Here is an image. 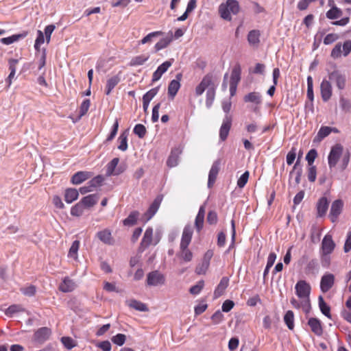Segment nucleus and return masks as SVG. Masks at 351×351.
<instances>
[{
	"label": "nucleus",
	"instance_id": "38",
	"mask_svg": "<svg viewBox=\"0 0 351 351\" xmlns=\"http://www.w3.org/2000/svg\"><path fill=\"white\" fill-rule=\"evenodd\" d=\"M80 241L77 240L74 241L69 250L68 257L77 261L78 259L77 252L80 247Z\"/></svg>",
	"mask_w": 351,
	"mask_h": 351
},
{
	"label": "nucleus",
	"instance_id": "5",
	"mask_svg": "<svg viewBox=\"0 0 351 351\" xmlns=\"http://www.w3.org/2000/svg\"><path fill=\"white\" fill-rule=\"evenodd\" d=\"M342 154L343 146L341 145L336 144L331 148L328 157V165L330 169L336 166Z\"/></svg>",
	"mask_w": 351,
	"mask_h": 351
},
{
	"label": "nucleus",
	"instance_id": "51",
	"mask_svg": "<svg viewBox=\"0 0 351 351\" xmlns=\"http://www.w3.org/2000/svg\"><path fill=\"white\" fill-rule=\"evenodd\" d=\"M307 97L310 101H313V82L311 76L307 77Z\"/></svg>",
	"mask_w": 351,
	"mask_h": 351
},
{
	"label": "nucleus",
	"instance_id": "32",
	"mask_svg": "<svg viewBox=\"0 0 351 351\" xmlns=\"http://www.w3.org/2000/svg\"><path fill=\"white\" fill-rule=\"evenodd\" d=\"M243 99L245 102H251L259 104L261 103V95L258 92H252L246 95Z\"/></svg>",
	"mask_w": 351,
	"mask_h": 351
},
{
	"label": "nucleus",
	"instance_id": "56",
	"mask_svg": "<svg viewBox=\"0 0 351 351\" xmlns=\"http://www.w3.org/2000/svg\"><path fill=\"white\" fill-rule=\"evenodd\" d=\"M125 340H126V336L123 334H117V335L115 336H113L112 337V341L117 345V346H123L125 342Z\"/></svg>",
	"mask_w": 351,
	"mask_h": 351
},
{
	"label": "nucleus",
	"instance_id": "49",
	"mask_svg": "<svg viewBox=\"0 0 351 351\" xmlns=\"http://www.w3.org/2000/svg\"><path fill=\"white\" fill-rule=\"evenodd\" d=\"M162 34L163 33L160 31L151 32V33L148 34L146 36H145L140 41V43L144 45L146 43H152L154 38H155L159 36H161Z\"/></svg>",
	"mask_w": 351,
	"mask_h": 351
},
{
	"label": "nucleus",
	"instance_id": "63",
	"mask_svg": "<svg viewBox=\"0 0 351 351\" xmlns=\"http://www.w3.org/2000/svg\"><path fill=\"white\" fill-rule=\"evenodd\" d=\"M104 181V178L102 176H97L90 180L88 182L94 189L101 186L102 182Z\"/></svg>",
	"mask_w": 351,
	"mask_h": 351
},
{
	"label": "nucleus",
	"instance_id": "14",
	"mask_svg": "<svg viewBox=\"0 0 351 351\" xmlns=\"http://www.w3.org/2000/svg\"><path fill=\"white\" fill-rule=\"evenodd\" d=\"M330 80L335 82L339 89L342 90L346 86V76L339 71L335 70L329 73Z\"/></svg>",
	"mask_w": 351,
	"mask_h": 351
},
{
	"label": "nucleus",
	"instance_id": "43",
	"mask_svg": "<svg viewBox=\"0 0 351 351\" xmlns=\"http://www.w3.org/2000/svg\"><path fill=\"white\" fill-rule=\"evenodd\" d=\"M215 97V87L211 86L206 91V105L207 108H210Z\"/></svg>",
	"mask_w": 351,
	"mask_h": 351
},
{
	"label": "nucleus",
	"instance_id": "27",
	"mask_svg": "<svg viewBox=\"0 0 351 351\" xmlns=\"http://www.w3.org/2000/svg\"><path fill=\"white\" fill-rule=\"evenodd\" d=\"M229 279L227 277H223L214 291L215 298L220 297L228 286Z\"/></svg>",
	"mask_w": 351,
	"mask_h": 351
},
{
	"label": "nucleus",
	"instance_id": "42",
	"mask_svg": "<svg viewBox=\"0 0 351 351\" xmlns=\"http://www.w3.org/2000/svg\"><path fill=\"white\" fill-rule=\"evenodd\" d=\"M25 311L24 308L20 304H13L10 306L5 311V314L8 317H12L14 314Z\"/></svg>",
	"mask_w": 351,
	"mask_h": 351
},
{
	"label": "nucleus",
	"instance_id": "31",
	"mask_svg": "<svg viewBox=\"0 0 351 351\" xmlns=\"http://www.w3.org/2000/svg\"><path fill=\"white\" fill-rule=\"evenodd\" d=\"M139 212L134 210L130 213L128 217L123 221V223L125 226H132L136 224L139 217Z\"/></svg>",
	"mask_w": 351,
	"mask_h": 351
},
{
	"label": "nucleus",
	"instance_id": "24",
	"mask_svg": "<svg viewBox=\"0 0 351 351\" xmlns=\"http://www.w3.org/2000/svg\"><path fill=\"white\" fill-rule=\"evenodd\" d=\"M182 151L179 148H175L171 150V152L167 159V165L169 167H174L178 165L179 157Z\"/></svg>",
	"mask_w": 351,
	"mask_h": 351
},
{
	"label": "nucleus",
	"instance_id": "46",
	"mask_svg": "<svg viewBox=\"0 0 351 351\" xmlns=\"http://www.w3.org/2000/svg\"><path fill=\"white\" fill-rule=\"evenodd\" d=\"M26 35H27L26 33L23 34H14L11 36L1 38V42L3 44L8 45H10V44L19 40L20 38L25 37Z\"/></svg>",
	"mask_w": 351,
	"mask_h": 351
},
{
	"label": "nucleus",
	"instance_id": "2",
	"mask_svg": "<svg viewBox=\"0 0 351 351\" xmlns=\"http://www.w3.org/2000/svg\"><path fill=\"white\" fill-rule=\"evenodd\" d=\"M295 293L299 298L302 300V304L305 308L308 307V302H310L311 286L305 280H299L295 286Z\"/></svg>",
	"mask_w": 351,
	"mask_h": 351
},
{
	"label": "nucleus",
	"instance_id": "10",
	"mask_svg": "<svg viewBox=\"0 0 351 351\" xmlns=\"http://www.w3.org/2000/svg\"><path fill=\"white\" fill-rule=\"evenodd\" d=\"M335 247V243L330 234L324 236L322 242V251L323 256H327L332 252Z\"/></svg>",
	"mask_w": 351,
	"mask_h": 351
},
{
	"label": "nucleus",
	"instance_id": "57",
	"mask_svg": "<svg viewBox=\"0 0 351 351\" xmlns=\"http://www.w3.org/2000/svg\"><path fill=\"white\" fill-rule=\"evenodd\" d=\"M90 105V101L89 99H85L81 104L80 108V115L79 118H81L84 115L86 114V112L88 110V108Z\"/></svg>",
	"mask_w": 351,
	"mask_h": 351
},
{
	"label": "nucleus",
	"instance_id": "61",
	"mask_svg": "<svg viewBox=\"0 0 351 351\" xmlns=\"http://www.w3.org/2000/svg\"><path fill=\"white\" fill-rule=\"evenodd\" d=\"M207 222L210 225H215L217 223L218 217L217 214L214 210H210L208 212L207 215Z\"/></svg>",
	"mask_w": 351,
	"mask_h": 351
},
{
	"label": "nucleus",
	"instance_id": "19",
	"mask_svg": "<svg viewBox=\"0 0 351 351\" xmlns=\"http://www.w3.org/2000/svg\"><path fill=\"white\" fill-rule=\"evenodd\" d=\"M96 237L104 243L106 245H113L114 239L112 236L111 231L108 229H104L101 231H99L96 234Z\"/></svg>",
	"mask_w": 351,
	"mask_h": 351
},
{
	"label": "nucleus",
	"instance_id": "25",
	"mask_svg": "<svg viewBox=\"0 0 351 351\" xmlns=\"http://www.w3.org/2000/svg\"><path fill=\"white\" fill-rule=\"evenodd\" d=\"M76 287L75 282L68 277L64 278L62 283L59 285V289L64 293L71 292Z\"/></svg>",
	"mask_w": 351,
	"mask_h": 351
},
{
	"label": "nucleus",
	"instance_id": "30",
	"mask_svg": "<svg viewBox=\"0 0 351 351\" xmlns=\"http://www.w3.org/2000/svg\"><path fill=\"white\" fill-rule=\"evenodd\" d=\"M261 33L259 30L253 29L249 32L247 41L251 45H258L260 43Z\"/></svg>",
	"mask_w": 351,
	"mask_h": 351
},
{
	"label": "nucleus",
	"instance_id": "35",
	"mask_svg": "<svg viewBox=\"0 0 351 351\" xmlns=\"http://www.w3.org/2000/svg\"><path fill=\"white\" fill-rule=\"evenodd\" d=\"M318 263L316 259H312L308 262L305 267L306 274H315L318 271Z\"/></svg>",
	"mask_w": 351,
	"mask_h": 351
},
{
	"label": "nucleus",
	"instance_id": "29",
	"mask_svg": "<svg viewBox=\"0 0 351 351\" xmlns=\"http://www.w3.org/2000/svg\"><path fill=\"white\" fill-rule=\"evenodd\" d=\"M79 192L75 189L69 188L65 191L64 200L66 203L71 204L77 199Z\"/></svg>",
	"mask_w": 351,
	"mask_h": 351
},
{
	"label": "nucleus",
	"instance_id": "7",
	"mask_svg": "<svg viewBox=\"0 0 351 351\" xmlns=\"http://www.w3.org/2000/svg\"><path fill=\"white\" fill-rule=\"evenodd\" d=\"M119 162V159L118 158H114L109 163H108L106 165V176H119L125 171V168L122 166L117 167Z\"/></svg>",
	"mask_w": 351,
	"mask_h": 351
},
{
	"label": "nucleus",
	"instance_id": "50",
	"mask_svg": "<svg viewBox=\"0 0 351 351\" xmlns=\"http://www.w3.org/2000/svg\"><path fill=\"white\" fill-rule=\"evenodd\" d=\"M290 302L294 308H298V309H299L300 308H302V310L304 311V313L306 314H308L310 312V310H311V302H308V307L307 309L304 307V306L302 304V300H301V301L299 302L295 298H292L290 300Z\"/></svg>",
	"mask_w": 351,
	"mask_h": 351
},
{
	"label": "nucleus",
	"instance_id": "9",
	"mask_svg": "<svg viewBox=\"0 0 351 351\" xmlns=\"http://www.w3.org/2000/svg\"><path fill=\"white\" fill-rule=\"evenodd\" d=\"M335 284V276L332 274H325L321 278L320 289L323 293L328 292Z\"/></svg>",
	"mask_w": 351,
	"mask_h": 351
},
{
	"label": "nucleus",
	"instance_id": "28",
	"mask_svg": "<svg viewBox=\"0 0 351 351\" xmlns=\"http://www.w3.org/2000/svg\"><path fill=\"white\" fill-rule=\"evenodd\" d=\"M241 68L239 64H236L231 72L230 84H238L241 80Z\"/></svg>",
	"mask_w": 351,
	"mask_h": 351
},
{
	"label": "nucleus",
	"instance_id": "13",
	"mask_svg": "<svg viewBox=\"0 0 351 351\" xmlns=\"http://www.w3.org/2000/svg\"><path fill=\"white\" fill-rule=\"evenodd\" d=\"M51 330L47 327H42L38 329L34 334V340L39 343H43L50 337Z\"/></svg>",
	"mask_w": 351,
	"mask_h": 351
},
{
	"label": "nucleus",
	"instance_id": "11",
	"mask_svg": "<svg viewBox=\"0 0 351 351\" xmlns=\"http://www.w3.org/2000/svg\"><path fill=\"white\" fill-rule=\"evenodd\" d=\"M343 202L341 199L335 200L330 208L329 217L332 222H335L342 212Z\"/></svg>",
	"mask_w": 351,
	"mask_h": 351
},
{
	"label": "nucleus",
	"instance_id": "59",
	"mask_svg": "<svg viewBox=\"0 0 351 351\" xmlns=\"http://www.w3.org/2000/svg\"><path fill=\"white\" fill-rule=\"evenodd\" d=\"M36 287L34 285H29L27 287H23L21 289V291L22 292V293L29 297L34 295L36 293Z\"/></svg>",
	"mask_w": 351,
	"mask_h": 351
},
{
	"label": "nucleus",
	"instance_id": "1",
	"mask_svg": "<svg viewBox=\"0 0 351 351\" xmlns=\"http://www.w3.org/2000/svg\"><path fill=\"white\" fill-rule=\"evenodd\" d=\"M219 14L220 16L228 21L232 20L231 14L236 15L240 11V5L237 0H227L219 6Z\"/></svg>",
	"mask_w": 351,
	"mask_h": 351
},
{
	"label": "nucleus",
	"instance_id": "44",
	"mask_svg": "<svg viewBox=\"0 0 351 351\" xmlns=\"http://www.w3.org/2000/svg\"><path fill=\"white\" fill-rule=\"evenodd\" d=\"M284 322L288 328L293 330L294 328V314L292 311H288L284 316Z\"/></svg>",
	"mask_w": 351,
	"mask_h": 351
},
{
	"label": "nucleus",
	"instance_id": "64",
	"mask_svg": "<svg viewBox=\"0 0 351 351\" xmlns=\"http://www.w3.org/2000/svg\"><path fill=\"white\" fill-rule=\"evenodd\" d=\"M61 342L67 349H71L75 346L72 338L69 337H63L61 338Z\"/></svg>",
	"mask_w": 351,
	"mask_h": 351
},
{
	"label": "nucleus",
	"instance_id": "62",
	"mask_svg": "<svg viewBox=\"0 0 351 351\" xmlns=\"http://www.w3.org/2000/svg\"><path fill=\"white\" fill-rule=\"evenodd\" d=\"M223 319V315L221 311H217L212 316L211 320L214 324H219Z\"/></svg>",
	"mask_w": 351,
	"mask_h": 351
},
{
	"label": "nucleus",
	"instance_id": "15",
	"mask_svg": "<svg viewBox=\"0 0 351 351\" xmlns=\"http://www.w3.org/2000/svg\"><path fill=\"white\" fill-rule=\"evenodd\" d=\"M159 242V239L153 241V228H148L146 229L143 239L141 242V247L143 249L148 247L150 245H156Z\"/></svg>",
	"mask_w": 351,
	"mask_h": 351
},
{
	"label": "nucleus",
	"instance_id": "54",
	"mask_svg": "<svg viewBox=\"0 0 351 351\" xmlns=\"http://www.w3.org/2000/svg\"><path fill=\"white\" fill-rule=\"evenodd\" d=\"M146 128L143 124H136L134 128V133L140 138H143L146 134Z\"/></svg>",
	"mask_w": 351,
	"mask_h": 351
},
{
	"label": "nucleus",
	"instance_id": "23",
	"mask_svg": "<svg viewBox=\"0 0 351 351\" xmlns=\"http://www.w3.org/2000/svg\"><path fill=\"white\" fill-rule=\"evenodd\" d=\"M328 205L329 202L326 197H322L319 199L316 205L317 217H322L326 215Z\"/></svg>",
	"mask_w": 351,
	"mask_h": 351
},
{
	"label": "nucleus",
	"instance_id": "22",
	"mask_svg": "<svg viewBox=\"0 0 351 351\" xmlns=\"http://www.w3.org/2000/svg\"><path fill=\"white\" fill-rule=\"evenodd\" d=\"M92 176L89 171H77L71 178V182L73 184H80Z\"/></svg>",
	"mask_w": 351,
	"mask_h": 351
},
{
	"label": "nucleus",
	"instance_id": "33",
	"mask_svg": "<svg viewBox=\"0 0 351 351\" xmlns=\"http://www.w3.org/2000/svg\"><path fill=\"white\" fill-rule=\"evenodd\" d=\"M98 196L95 194L87 195L82 199L80 201L84 206L91 207L93 206L98 201Z\"/></svg>",
	"mask_w": 351,
	"mask_h": 351
},
{
	"label": "nucleus",
	"instance_id": "53",
	"mask_svg": "<svg viewBox=\"0 0 351 351\" xmlns=\"http://www.w3.org/2000/svg\"><path fill=\"white\" fill-rule=\"evenodd\" d=\"M204 287V280H199L197 282L196 285L192 286L190 289L189 292L193 295H197L200 293V291L202 290V289Z\"/></svg>",
	"mask_w": 351,
	"mask_h": 351
},
{
	"label": "nucleus",
	"instance_id": "18",
	"mask_svg": "<svg viewBox=\"0 0 351 351\" xmlns=\"http://www.w3.org/2000/svg\"><path fill=\"white\" fill-rule=\"evenodd\" d=\"M320 92L323 101H328L332 96V86L326 80H324L320 84Z\"/></svg>",
	"mask_w": 351,
	"mask_h": 351
},
{
	"label": "nucleus",
	"instance_id": "52",
	"mask_svg": "<svg viewBox=\"0 0 351 351\" xmlns=\"http://www.w3.org/2000/svg\"><path fill=\"white\" fill-rule=\"evenodd\" d=\"M84 211V205L81 202L76 204L74 206L71 208V214L73 216L79 217L82 215Z\"/></svg>",
	"mask_w": 351,
	"mask_h": 351
},
{
	"label": "nucleus",
	"instance_id": "36",
	"mask_svg": "<svg viewBox=\"0 0 351 351\" xmlns=\"http://www.w3.org/2000/svg\"><path fill=\"white\" fill-rule=\"evenodd\" d=\"M128 132L127 130H125L123 132L119 138L118 141H119V145L118 146V149L121 151L125 152L128 149Z\"/></svg>",
	"mask_w": 351,
	"mask_h": 351
},
{
	"label": "nucleus",
	"instance_id": "40",
	"mask_svg": "<svg viewBox=\"0 0 351 351\" xmlns=\"http://www.w3.org/2000/svg\"><path fill=\"white\" fill-rule=\"evenodd\" d=\"M319 307L320 308L321 312L326 316L328 318H331L330 315V306L325 302L324 298L322 296L319 297L318 299Z\"/></svg>",
	"mask_w": 351,
	"mask_h": 351
},
{
	"label": "nucleus",
	"instance_id": "17",
	"mask_svg": "<svg viewBox=\"0 0 351 351\" xmlns=\"http://www.w3.org/2000/svg\"><path fill=\"white\" fill-rule=\"evenodd\" d=\"M219 169H220V160H217L213 163L212 167L209 171L208 180V188H211L213 186V184L217 179V176L218 175Z\"/></svg>",
	"mask_w": 351,
	"mask_h": 351
},
{
	"label": "nucleus",
	"instance_id": "16",
	"mask_svg": "<svg viewBox=\"0 0 351 351\" xmlns=\"http://www.w3.org/2000/svg\"><path fill=\"white\" fill-rule=\"evenodd\" d=\"M192 235H193L192 227L190 225L186 226L182 232L180 248L188 247L189 245L190 244V243L191 241Z\"/></svg>",
	"mask_w": 351,
	"mask_h": 351
},
{
	"label": "nucleus",
	"instance_id": "6",
	"mask_svg": "<svg viewBox=\"0 0 351 351\" xmlns=\"http://www.w3.org/2000/svg\"><path fill=\"white\" fill-rule=\"evenodd\" d=\"M213 76L211 73H208L204 76L200 83L196 86L195 93L196 96L202 95L206 89H208L211 86H214Z\"/></svg>",
	"mask_w": 351,
	"mask_h": 351
},
{
	"label": "nucleus",
	"instance_id": "21",
	"mask_svg": "<svg viewBox=\"0 0 351 351\" xmlns=\"http://www.w3.org/2000/svg\"><path fill=\"white\" fill-rule=\"evenodd\" d=\"M308 325L310 326L312 332L316 335L321 336L323 334L322 323L317 318H310L308 321Z\"/></svg>",
	"mask_w": 351,
	"mask_h": 351
},
{
	"label": "nucleus",
	"instance_id": "47",
	"mask_svg": "<svg viewBox=\"0 0 351 351\" xmlns=\"http://www.w3.org/2000/svg\"><path fill=\"white\" fill-rule=\"evenodd\" d=\"M326 15L329 19H336L341 16L342 11L337 7L334 6L326 12Z\"/></svg>",
	"mask_w": 351,
	"mask_h": 351
},
{
	"label": "nucleus",
	"instance_id": "39",
	"mask_svg": "<svg viewBox=\"0 0 351 351\" xmlns=\"http://www.w3.org/2000/svg\"><path fill=\"white\" fill-rule=\"evenodd\" d=\"M177 256L184 262H190L193 258V253L188 247L180 248V252Z\"/></svg>",
	"mask_w": 351,
	"mask_h": 351
},
{
	"label": "nucleus",
	"instance_id": "12",
	"mask_svg": "<svg viewBox=\"0 0 351 351\" xmlns=\"http://www.w3.org/2000/svg\"><path fill=\"white\" fill-rule=\"evenodd\" d=\"M232 125V118L230 115L226 114L223 120V123L219 130V138L221 141H224L229 134Z\"/></svg>",
	"mask_w": 351,
	"mask_h": 351
},
{
	"label": "nucleus",
	"instance_id": "4",
	"mask_svg": "<svg viewBox=\"0 0 351 351\" xmlns=\"http://www.w3.org/2000/svg\"><path fill=\"white\" fill-rule=\"evenodd\" d=\"M165 276L158 270L149 272L147 276V285L148 286H162L165 283Z\"/></svg>",
	"mask_w": 351,
	"mask_h": 351
},
{
	"label": "nucleus",
	"instance_id": "3",
	"mask_svg": "<svg viewBox=\"0 0 351 351\" xmlns=\"http://www.w3.org/2000/svg\"><path fill=\"white\" fill-rule=\"evenodd\" d=\"M351 52V40H346L343 46L341 43H337L331 51V57L333 58H338L343 54V56H347Z\"/></svg>",
	"mask_w": 351,
	"mask_h": 351
},
{
	"label": "nucleus",
	"instance_id": "26",
	"mask_svg": "<svg viewBox=\"0 0 351 351\" xmlns=\"http://www.w3.org/2000/svg\"><path fill=\"white\" fill-rule=\"evenodd\" d=\"M121 82L120 73L110 77L106 82V94L110 95L113 88Z\"/></svg>",
	"mask_w": 351,
	"mask_h": 351
},
{
	"label": "nucleus",
	"instance_id": "45",
	"mask_svg": "<svg viewBox=\"0 0 351 351\" xmlns=\"http://www.w3.org/2000/svg\"><path fill=\"white\" fill-rule=\"evenodd\" d=\"M299 164V160H298L295 164L294 165L292 171H291L289 173V176L291 177L293 173H295V182L296 185H298L300 183L302 170V168H298V165Z\"/></svg>",
	"mask_w": 351,
	"mask_h": 351
},
{
	"label": "nucleus",
	"instance_id": "8",
	"mask_svg": "<svg viewBox=\"0 0 351 351\" xmlns=\"http://www.w3.org/2000/svg\"><path fill=\"white\" fill-rule=\"evenodd\" d=\"M162 202V197L158 196L152 203L148 210L143 216V220L146 223L149 221L157 213Z\"/></svg>",
	"mask_w": 351,
	"mask_h": 351
},
{
	"label": "nucleus",
	"instance_id": "48",
	"mask_svg": "<svg viewBox=\"0 0 351 351\" xmlns=\"http://www.w3.org/2000/svg\"><path fill=\"white\" fill-rule=\"evenodd\" d=\"M172 40V37H166L160 40L154 46L156 51L167 47Z\"/></svg>",
	"mask_w": 351,
	"mask_h": 351
},
{
	"label": "nucleus",
	"instance_id": "37",
	"mask_svg": "<svg viewBox=\"0 0 351 351\" xmlns=\"http://www.w3.org/2000/svg\"><path fill=\"white\" fill-rule=\"evenodd\" d=\"M332 131V128L328 126H322L317 132V136H315L314 141H321L325 137L328 136L331 132Z\"/></svg>",
	"mask_w": 351,
	"mask_h": 351
},
{
	"label": "nucleus",
	"instance_id": "55",
	"mask_svg": "<svg viewBox=\"0 0 351 351\" xmlns=\"http://www.w3.org/2000/svg\"><path fill=\"white\" fill-rule=\"evenodd\" d=\"M159 87H155L147 91L143 97V100L149 101L157 95Z\"/></svg>",
	"mask_w": 351,
	"mask_h": 351
},
{
	"label": "nucleus",
	"instance_id": "34",
	"mask_svg": "<svg viewBox=\"0 0 351 351\" xmlns=\"http://www.w3.org/2000/svg\"><path fill=\"white\" fill-rule=\"evenodd\" d=\"M149 58L147 54H141L132 58L130 65L132 66L143 65Z\"/></svg>",
	"mask_w": 351,
	"mask_h": 351
},
{
	"label": "nucleus",
	"instance_id": "41",
	"mask_svg": "<svg viewBox=\"0 0 351 351\" xmlns=\"http://www.w3.org/2000/svg\"><path fill=\"white\" fill-rule=\"evenodd\" d=\"M128 305L131 308L141 312H146L148 311V308L145 304L136 300H130Z\"/></svg>",
	"mask_w": 351,
	"mask_h": 351
},
{
	"label": "nucleus",
	"instance_id": "20",
	"mask_svg": "<svg viewBox=\"0 0 351 351\" xmlns=\"http://www.w3.org/2000/svg\"><path fill=\"white\" fill-rule=\"evenodd\" d=\"M180 80L181 74H178L176 79L171 80L168 86V94L172 99L174 98L180 88Z\"/></svg>",
	"mask_w": 351,
	"mask_h": 351
},
{
	"label": "nucleus",
	"instance_id": "58",
	"mask_svg": "<svg viewBox=\"0 0 351 351\" xmlns=\"http://www.w3.org/2000/svg\"><path fill=\"white\" fill-rule=\"evenodd\" d=\"M209 263L202 261V263L196 267L195 272L199 275L205 274L209 267Z\"/></svg>",
	"mask_w": 351,
	"mask_h": 351
},
{
	"label": "nucleus",
	"instance_id": "60",
	"mask_svg": "<svg viewBox=\"0 0 351 351\" xmlns=\"http://www.w3.org/2000/svg\"><path fill=\"white\" fill-rule=\"evenodd\" d=\"M317 156V151L314 149H311L306 156V160L308 162V166L313 165V163L315 161V159L316 158Z\"/></svg>",
	"mask_w": 351,
	"mask_h": 351
}]
</instances>
